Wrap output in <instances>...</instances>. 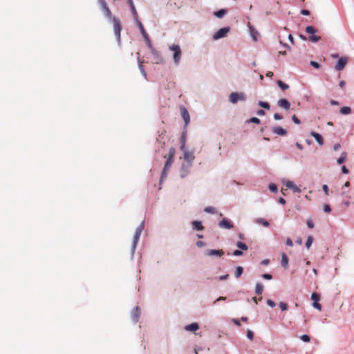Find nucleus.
Masks as SVG:
<instances>
[{"label":"nucleus","instance_id":"nucleus-1","mask_svg":"<svg viewBox=\"0 0 354 354\" xmlns=\"http://www.w3.org/2000/svg\"><path fill=\"white\" fill-rule=\"evenodd\" d=\"M176 153V149L170 147L169 151L165 148V139L163 136H159L155 144V160H158L159 157L166 158V161L161 172L160 184L161 185L167 176V171L170 169Z\"/></svg>","mask_w":354,"mask_h":354},{"label":"nucleus","instance_id":"nucleus-2","mask_svg":"<svg viewBox=\"0 0 354 354\" xmlns=\"http://www.w3.org/2000/svg\"><path fill=\"white\" fill-rule=\"evenodd\" d=\"M176 153V149L170 147L169 151L165 148V139L163 136H159L155 144V160H158L159 157L166 158V161L161 172L160 184L161 185L167 176V171L170 169Z\"/></svg>","mask_w":354,"mask_h":354},{"label":"nucleus","instance_id":"nucleus-3","mask_svg":"<svg viewBox=\"0 0 354 354\" xmlns=\"http://www.w3.org/2000/svg\"><path fill=\"white\" fill-rule=\"evenodd\" d=\"M144 228H145V221H143L137 227V228L136 229L135 233H134L132 245H131V253L132 258L134 256V253H135L136 247L138 245V241L140 238V235H141L142 232L143 231Z\"/></svg>","mask_w":354,"mask_h":354},{"label":"nucleus","instance_id":"nucleus-4","mask_svg":"<svg viewBox=\"0 0 354 354\" xmlns=\"http://www.w3.org/2000/svg\"><path fill=\"white\" fill-rule=\"evenodd\" d=\"M113 22L114 34L116 37L118 44L119 46L121 44V30H122V24L120 19L113 16V19L110 21Z\"/></svg>","mask_w":354,"mask_h":354},{"label":"nucleus","instance_id":"nucleus-5","mask_svg":"<svg viewBox=\"0 0 354 354\" xmlns=\"http://www.w3.org/2000/svg\"><path fill=\"white\" fill-rule=\"evenodd\" d=\"M169 50L174 52L173 59L176 65H178L181 59V49L180 46L177 44H173L169 47Z\"/></svg>","mask_w":354,"mask_h":354},{"label":"nucleus","instance_id":"nucleus-6","mask_svg":"<svg viewBox=\"0 0 354 354\" xmlns=\"http://www.w3.org/2000/svg\"><path fill=\"white\" fill-rule=\"evenodd\" d=\"M97 1L104 17L107 19L108 21H111L113 19V16H112L111 11L109 9L106 1L97 0Z\"/></svg>","mask_w":354,"mask_h":354},{"label":"nucleus","instance_id":"nucleus-7","mask_svg":"<svg viewBox=\"0 0 354 354\" xmlns=\"http://www.w3.org/2000/svg\"><path fill=\"white\" fill-rule=\"evenodd\" d=\"M246 95L243 92H233L229 96V100L232 104H236L239 100L245 101Z\"/></svg>","mask_w":354,"mask_h":354},{"label":"nucleus","instance_id":"nucleus-8","mask_svg":"<svg viewBox=\"0 0 354 354\" xmlns=\"http://www.w3.org/2000/svg\"><path fill=\"white\" fill-rule=\"evenodd\" d=\"M230 28L228 26L220 28L218 31L214 32L212 35V39L214 41L226 37L227 34L230 32Z\"/></svg>","mask_w":354,"mask_h":354},{"label":"nucleus","instance_id":"nucleus-9","mask_svg":"<svg viewBox=\"0 0 354 354\" xmlns=\"http://www.w3.org/2000/svg\"><path fill=\"white\" fill-rule=\"evenodd\" d=\"M192 166H193V165L187 163V162H183L182 163L181 167L179 170L180 177L181 179L185 178L186 176H187L189 175Z\"/></svg>","mask_w":354,"mask_h":354},{"label":"nucleus","instance_id":"nucleus-10","mask_svg":"<svg viewBox=\"0 0 354 354\" xmlns=\"http://www.w3.org/2000/svg\"><path fill=\"white\" fill-rule=\"evenodd\" d=\"M181 151L183 152V162L193 165L194 160L195 159L194 151H189L186 149Z\"/></svg>","mask_w":354,"mask_h":354},{"label":"nucleus","instance_id":"nucleus-11","mask_svg":"<svg viewBox=\"0 0 354 354\" xmlns=\"http://www.w3.org/2000/svg\"><path fill=\"white\" fill-rule=\"evenodd\" d=\"M224 254L223 250L207 249L204 251V255L209 257H221Z\"/></svg>","mask_w":354,"mask_h":354},{"label":"nucleus","instance_id":"nucleus-12","mask_svg":"<svg viewBox=\"0 0 354 354\" xmlns=\"http://www.w3.org/2000/svg\"><path fill=\"white\" fill-rule=\"evenodd\" d=\"M348 62V59L346 57H340L337 64H335V68L336 71H342Z\"/></svg>","mask_w":354,"mask_h":354},{"label":"nucleus","instance_id":"nucleus-13","mask_svg":"<svg viewBox=\"0 0 354 354\" xmlns=\"http://www.w3.org/2000/svg\"><path fill=\"white\" fill-rule=\"evenodd\" d=\"M132 322L136 324L138 322V319L140 317V310L138 306H136L133 308L131 313Z\"/></svg>","mask_w":354,"mask_h":354},{"label":"nucleus","instance_id":"nucleus-14","mask_svg":"<svg viewBox=\"0 0 354 354\" xmlns=\"http://www.w3.org/2000/svg\"><path fill=\"white\" fill-rule=\"evenodd\" d=\"M248 27L251 37L254 41H257L259 35L258 30L250 23L248 24Z\"/></svg>","mask_w":354,"mask_h":354},{"label":"nucleus","instance_id":"nucleus-15","mask_svg":"<svg viewBox=\"0 0 354 354\" xmlns=\"http://www.w3.org/2000/svg\"><path fill=\"white\" fill-rule=\"evenodd\" d=\"M283 184L287 188L292 189L295 193L301 192V189L298 186H297L292 181L287 180L286 182H283Z\"/></svg>","mask_w":354,"mask_h":354},{"label":"nucleus","instance_id":"nucleus-16","mask_svg":"<svg viewBox=\"0 0 354 354\" xmlns=\"http://www.w3.org/2000/svg\"><path fill=\"white\" fill-rule=\"evenodd\" d=\"M218 226L221 228L231 230L233 228V224L227 218H225L218 223Z\"/></svg>","mask_w":354,"mask_h":354},{"label":"nucleus","instance_id":"nucleus-17","mask_svg":"<svg viewBox=\"0 0 354 354\" xmlns=\"http://www.w3.org/2000/svg\"><path fill=\"white\" fill-rule=\"evenodd\" d=\"M180 112H181L182 118L183 119V120L185 122V126L187 127L190 122V117H189V112L185 107H182L180 109Z\"/></svg>","mask_w":354,"mask_h":354},{"label":"nucleus","instance_id":"nucleus-18","mask_svg":"<svg viewBox=\"0 0 354 354\" xmlns=\"http://www.w3.org/2000/svg\"><path fill=\"white\" fill-rule=\"evenodd\" d=\"M277 105L286 111L289 110L290 108V103L286 98L279 100L277 102Z\"/></svg>","mask_w":354,"mask_h":354},{"label":"nucleus","instance_id":"nucleus-19","mask_svg":"<svg viewBox=\"0 0 354 354\" xmlns=\"http://www.w3.org/2000/svg\"><path fill=\"white\" fill-rule=\"evenodd\" d=\"M151 53L153 58L156 59V64H164L165 63L164 58L162 57L160 53L156 49L152 50Z\"/></svg>","mask_w":354,"mask_h":354},{"label":"nucleus","instance_id":"nucleus-20","mask_svg":"<svg viewBox=\"0 0 354 354\" xmlns=\"http://www.w3.org/2000/svg\"><path fill=\"white\" fill-rule=\"evenodd\" d=\"M127 3L129 4V6L130 7L133 20L138 19V12L136 9V7L134 6L133 0H127Z\"/></svg>","mask_w":354,"mask_h":354},{"label":"nucleus","instance_id":"nucleus-21","mask_svg":"<svg viewBox=\"0 0 354 354\" xmlns=\"http://www.w3.org/2000/svg\"><path fill=\"white\" fill-rule=\"evenodd\" d=\"M134 21L136 22L137 26L138 27V28L140 29V31L143 37V38H146L147 37H149L148 34L147 33V32L145 31V29L142 25V24L141 23V21H140L139 18L138 19H136L134 20Z\"/></svg>","mask_w":354,"mask_h":354},{"label":"nucleus","instance_id":"nucleus-22","mask_svg":"<svg viewBox=\"0 0 354 354\" xmlns=\"http://www.w3.org/2000/svg\"><path fill=\"white\" fill-rule=\"evenodd\" d=\"M272 131L274 133L281 136H286L287 134V131L281 127H273Z\"/></svg>","mask_w":354,"mask_h":354},{"label":"nucleus","instance_id":"nucleus-23","mask_svg":"<svg viewBox=\"0 0 354 354\" xmlns=\"http://www.w3.org/2000/svg\"><path fill=\"white\" fill-rule=\"evenodd\" d=\"M310 134L312 137H313L315 139V140L317 142V143L319 145H323L324 139L321 134H319V133L315 132V131H311L310 133Z\"/></svg>","mask_w":354,"mask_h":354},{"label":"nucleus","instance_id":"nucleus-24","mask_svg":"<svg viewBox=\"0 0 354 354\" xmlns=\"http://www.w3.org/2000/svg\"><path fill=\"white\" fill-rule=\"evenodd\" d=\"M199 328V325L197 322H193L190 324L187 325L185 329L187 331L194 332Z\"/></svg>","mask_w":354,"mask_h":354},{"label":"nucleus","instance_id":"nucleus-25","mask_svg":"<svg viewBox=\"0 0 354 354\" xmlns=\"http://www.w3.org/2000/svg\"><path fill=\"white\" fill-rule=\"evenodd\" d=\"M186 145V131H184L181 133L180 140V149L184 150L185 149Z\"/></svg>","mask_w":354,"mask_h":354},{"label":"nucleus","instance_id":"nucleus-26","mask_svg":"<svg viewBox=\"0 0 354 354\" xmlns=\"http://www.w3.org/2000/svg\"><path fill=\"white\" fill-rule=\"evenodd\" d=\"M192 224V228L194 230L201 231L204 228L201 221H197V220L194 221Z\"/></svg>","mask_w":354,"mask_h":354},{"label":"nucleus","instance_id":"nucleus-27","mask_svg":"<svg viewBox=\"0 0 354 354\" xmlns=\"http://www.w3.org/2000/svg\"><path fill=\"white\" fill-rule=\"evenodd\" d=\"M288 257L285 253L281 254V265L283 268H287L288 266Z\"/></svg>","mask_w":354,"mask_h":354},{"label":"nucleus","instance_id":"nucleus-28","mask_svg":"<svg viewBox=\"0 0 354 354\" xmlns=\"http://www.w3.org/2000/svg\"><path fill=\"white\" fill-rule=\"evenodd\" d=\"M137 55H138L137 56V59H138V62L139 70H140V73H142V75H143V77L146 79L147 78V73H146V71H145V70L144 68V66L142 64V62L140 59L139 53H137Z\"/></svg>","mask_w":354,"mask_h":354},{"label":"nucleus","instance_id":"nucleus-29","mask_svg":"<svg viewBox=\"0 0 354 354\" xmlns=\"http://www.w3.org/2000/svg\"><path fill=\"white\" fill-rule=\"evenodd\" d=\"M227 13V10L225 8L220 9L214 12V15L217 18H223Z\"/></svg>","mask_w":354,"mask_h":354},{"label":"nucleus","instance_id":"nucleus-30","mask_svg":"<svg viewBox=\"0 0 354 354\" xmlns=\"http://www.w3.org/2000/svg\"><path fill=\"white\" fill-rule=\"evenodd\" d=\"M236 245L241 251L242 250L246 251V250H248V246L245 243H243V242H241V241H238L236 243Z\"/></svg>","mask_w":354,"mask_h":354},{"label":"nucleus","instance_id":"nucleus-31","mask_svg":"<svg viewBox=\"0 0 354 354\" xmlns=\"http://www.w3.org/2000/svg\"><path fill=\"white\" fill-rule=\"evenodd\" d=\"M277 84L282 91H286L289 88V85L281 80H277Z\"/></svg>","mask_w":354,"mask_h":354},{"label":"nucleus","instance_id":"nucleus-32","mask_svg":"<svg viewBox=\"0 0 354 354\" xmlns=\"http://www.w3.org/2000/svg\"><path fill=\"white\" fill-rule=\"evenodd\" d=\"M351 108L349 106H343L339 110V112L343 115H348L351 113Z\"/></svg>","mask_w":354,"mask_h":354},{"label":"nucleus","instance_id":"nucleus-33","mask_svg":"<svg viewBox=\"0 0 354 354\" xmlns=\"http://www.w3.org/2000/svg\"><path fill=\"white\" fill-rule=\"evenodd\" d=\"M263 290V285L259 282L257 283L256 286H255L256 294L261 295V294H262Z\"/></svg>","mask_w":354,"mask_h":354},{"label":"nucleus","instance_id":"nucleus-34","mask_svg":"<svg viewBox=\"0 0 354 354\" xmlns=\"http://www.w3.org/2000/svg\"><path fill=\"white\" fill-rule=\"evenodd\" d=\"M256 223L259 224H261L264 227H268L270 225V223L264 218H259L256 220Z\"/></svg>","mask_w":354,"mask_h":354},{"label":"nucleus","instance_id":"nucleus-35","mask_svg":"<svg viewBox=\"0 0 354 354\" xmlns=\"http://www.w3.org/2000/svg\"><path fill=\"white\" fill-rule=\"evenodd\" d=\"M346 156H347L346 152H345V151L343 152L341 154V156L337 160V164L341 165V164L344 163L346 161Z\"/></svg>","mask_w":354,"mask_h":354},{"label":"nucleus","instance_id":"nucleus-36","mask_svg":"<svg viewBox=\"0 0 354 354\" xmlns=\"http://www.w3.org/2000/svg\"><path fill=\"white\" fill-rule=\"evenodd\" d=\"M204 212L209 213V214H214L217 213V209L214 207L208 206V207H205Z\"/></svg>","mask_w":354,"mask_h":354},{"label":"nucleus","instance_id":"nucleus-37","mask_svg":"<svg viewBox=\"0 0 354 354\" xmlns=\"http://www.w3.org/2000/svg\"><path fill=\"white\" fill-rule=\"evenodd\" d=\"M243 272V268L241 266H237L236 268V270H235V273H234L235 277L239 278V277L241 276Z\"/></svg>","mask_w":354,"mask_h":354},{"label":"nucleus","instance_id":"nucleus-38","mask_svg":"<svg viewBox=\"0 0 354 354\" xmlns=\"http://www.w3.org/2000/svg\"><path fill=\"white\" fill-rule=\"evenodd\" d=\"M258 105L265 109H267V110H269L270 109V105L268 102H263V101H259L258 102Z\"/></svg>","mask_w":354,"mask_h":354},{"label":"nucleus","instance_id":"nucleus-39","mask_svg":"<svg viewBox=\"0 0 354 354\" xmlns=\"http://www.w3.org/2000/svg\"><path fill=\"white\" fill-rule=\"evenodd\" d=\"M268 189L272 193H277L278 192V187L275 183H270Z\"/></svg>","mask_w":354,"mask_h":354},{"label":"nucleus","instance_id":"nucleus-40","mask_svg":"<svg viewBox=\"0 0 354 354\" xmlns=\"http://www.w3.org/2000/svg\"><path fill=\"white\" fill-rule=\"evenodd\" d=\"M306 32L311 35H314L317 32V30L314 26H308L306 28Z\"/></svg>","mask_w":354,"mask_h":354},{"label":"nucleus","instance_id":"nucleus-41","mask_svg":"<svg viewBox=\"0 0 354 354\" xmlns=\"http://www.w3.org/2000/svg\"><path fill=\"white\" fill-rule=\"evenodd\" d=\"M308 39L310 41H312L313 43H316L320 40L321 37L319 36L315 35L314 34V35H310Z\"/></svg>","mask_w":354,"mask_h":354},{"label":"nucleus","instance_id":"nucleus-42","mask_svg":"<svg viewBox=\"0 0 354 354\" xmlns=\"http://www.w3.org/2000/svg\"><path fill=\"white\" fill-rule=\"evenodd\" d=\"M311 299L315 301H319L320 300V295L317 292H313L311 294Z\"/></svg>","mask_w":354,"mask_h":354},{"label":"nucleus","instance_id":"nucleus-43","mask_svg":"<svg viewBox=\"0 0 354 354\" xmlns=\"http://www.w3.org/2000/svg\"><path fill=\"white\" fill-rule=\"evenodd\" d=\"M313 242V237L312 236H309L306 242V247L307 249H309Z\"/></svg>","mask_w":354,"mask_h":354},{"label":"nucleus","instance_id":"nucleus-44","mask_svg":"<svg viewBox=\"0 0 354 354\" xmlns=\"http://www.w3.org/2000/svg\"><path fill=\"white\" fill-rule=\"evenodd\" d=\"M144 39L146 41L147 45L148 48L150 49L151 52L156 49V48H153V45H152V44L151 42V40H150L149 37H147L146 38H144Z\"/></svg>","mask_w":354,"mask_h":354},{"label":"nucleus","instance_id":"nucleus-45","mask_svg":"<svg viewBox=\"0 0 354 354\" xmlns=\"http://www.w3.org/2000/svg\"><path fill=\"white\" fill-rule=\"evenodd\" d=\"M261 122L260 119L257 117H252L248 120V123L259 124Z\"/></svg>","mask_w":354,"mask_h":354},{"label":"nucleus","instance_id":"nucleus-46","mask_svg":"<svg viewBox=\"0 0 354 354\" xmlns=\"http://www.w3.org/2000/svg\"><path fill=\"white\" fill-rule=\"evenodd\" d=\"M300 339L301 340H302L303 342H309L310 341V337L309 335H302L301 337H300Z\"/></svg>","mask_w":354,"mask_h":354},{"label":"nucleus","instance_id":"nucleus-47","mask_svg":"<svg viewBox=\"0 0 354 354\" xmlns=\"http://www.w3.org/2000/svg\"><path fill=\"white\" fill-rule=\"evenodd\" d=\"M310 64L315 68L319 69L321 67L320 64L315 61H310Z\"/></svg>","mask_w":354,"mask_h":354},{"label":"nucleus","instance_id":"nucleus-48","mask_svg":"<svg viewBox=\"0 0 354 354\" xmlns=\"http://www.w3.org/2000/svg\"><path fill=\"white\" fill-rule=\"evenodd\" d=\"M262 278L266 280H271L272 279V275L269 273H264L262 274Z\"/></svg>","mask_w":354,"mask_h":354},{"label":"nucleus","instance_id":"nucleus-49","mask_svg":"<svg viewBox=\"0 0 354 354\" xmlns=\"http://www.w3.org/2000/svg\"><path fill=\"white\" fill-rule=\"evenodd\" d=\"M247 337L250 339V340H252L253 338H254V333L251 330H247Z\"/></svg>","mask_w":354,"mask_h":354},{"label":"nucleus","instance_id":"nucleus-50","mask_svg":"<svg viewBox=\"0 0 354 354\" xmlns=\"http://www.w3.org/2000/svg\"><path fill=\"white\" fill-rule=\"evenodd\" d=\"M313 306L315 309H317L319 310H321L322 309V305L319 303V301H315L313 303Z\"/></svg>","mask_w":354,"mask_h":354},{"label":"nucleus","instance_id":"nucleus-51","mask_svg":"<svg viewBox=\"0 0 354 354\" xmlns=\"http://www.w3.org/2000/svg\"><path fill=\"white\" fill-rule=\"evenodd\" d=\"M324 211L326 213H330L331 212V207L328 204H325L324 205Z\"/></svg>","mask_w":354,"mask_h":354},{"label":"nucleus","instance_id":"nucleus-52","mask_svg":"<svg viewBox=\"0 0 354 354\" xmlns=\"http://www.w3.org/2000/svg\"><path fill=\"white\" fill-rule=\"evenodd\" d=\"M232 254L236 257H240V256L243 255V252L240 250H235L232 252Z\"/></svg>","mask_w":354,"mask_h":354},{"label":"nucleus","instance_id":"nucleus-53","mask_svg":"<svg viewBox=\"0 0 354 354\" xmlns=\"http://www.w3.org/2000/svg\"><path fill=\"white\" fill-rule=\"evenodd\" d=\"M266 303L271 308H274L276 306L275 302L272 299H268Z\"/></svg>","mask_w":354,"mask_h":354},{"label":"nucleus","instance_id":"nucleus-54","mask_svg":"<svg viewBox=\"0 0 354 354\" xmlns=\"http://www.w3.org/2000/svg\"><path fill=\"white\" fill-rule=\"evenodd\" d=\"M279 307H280V308L281 309L282 311H284V310H287L288 306L284 302H280L279 303Z\"/></svg>","mask_w":354,"mask_h":354},{"label":"nucleus","instance_id":"nucleus-55","mask_svg":"<svg viewBox=\"0 0 354 354\" xmlns=\"http://www.w3.org/2000/svg\"><path fill=\"white\" fill-rule=\"evenodd\" d=\"M292 120L297 124H299L301 123L300 120L295 115L292 116Z\"/></svg>","mask_w":354,"mask_h":354},{"label":"nucleus","instance_id":"nucleus-56","mask_svg":"<svg viewBox=\"0 0 354 354\" xmlns=\"http://www.w3.org/2000/svg\"><path fill=\"white\" fill-rule=\"evenodd\" d=\"M306 224L308 227L310 229H313L314 227V223L310 218L307 220Z\"/></svg>","mask_w":354,"mask_h":354},{"label":"nucleus","instance_id":"nucleus-57","mask_svg":"<svg viewBox=\"0 0 354 354\" xmlns=\"http://www.w3.org/2000/svg\"><path fill=\"white\" fill-rule=\"evenodd\" d=\"M322 189H323L324 192L326 194V195L328 196L329 194V188L327 185H324L322 186Z\"/></svg>","mask_w":354,"mask_h":354},{"label":"nucleus","instance_id":"nucleus-58","mask_svg":"<svg viewBox=\"0 0 354 354\" xmlns=\"http://www.w3.org/2000/svg\"><path fill=\"white\" fill-rule=\"evenodd\" d=\"M273 118L275 120H281L283 119V116L277 113L274 114Z\"/></svg>","mask_w":354,"mask_h":354},{"label":"nucleus","instance_id":"nucleus-59","mask_svg":"<svg viewBox=\"0 0 354 354\" xmlns=\"http://www.w3.org/2000/svg\"><path fill=\"white\" fill-rule=\"evenodd\" d=\"M196 245L197 247L198 248H202V247H204L206 245V243L205 242H203L202 241H198L196 243Z\"/></svg>","mask_w":354,"mask_h":354},{"label":"nucleus","instance_id":"nucleus-60","mask_svg":"<svg viewBox=\"0 0 354 354\" xmlns=\"http://www.w3.org/2000/svg\"><path fill=\"white\" fill-rule=\"evenodd\" d=\"M301 14L302 15H304V16H308V15H310V11H309L308 10H306V9H302V10H301Z\"/></svg>","mask_w":354,"mask_h":354},{"label":"nucleus","instance_id":"nucleus-61","mask_svg":"<svg viewBox=\"0 0 354 354\" xmlns=\"http://www.w3.org/2000/svg\"><path fill=\"white\" fill-rule=\"evenodd\" d=\"M286 243L288 246L292 247L293 245V242L290 238H288L286 241Z\"/></svg>","mask_w":354,"mask_h":354},{"label":"nucleus","instance_id":"nucleus-62","mask_svg":"<svg viewBox=\"0 0 354 354\" xmlns=\"http://www.w3.org/2000/svg\"><path fill=\"white\" fill-rule=\"evenodd\" d=\"M226 300V297H223V296H221L219 297H218L214 302H213V304H216V303L217 301H225Z\"/></svg>","mask_w":354,"mask_h":354},{"label":"nucleus","instance_id":"nucleus-63","mask_svg":"<svg viewBox=\"0 0 354 354\" xmlns=\"http://www.w3.org/2000/svg\"><path fill=\"white\" fill-rule=\"evenodd\" d=\"M257 114L259 116H263L266 114V112L263 109H259L257 111Z\"/></svg>","mask_w":354,"mask_h":354},{"label":"nucleus","instance_id":"nucleus-64","mask_svg":"<svg viewBox=\"0 0 354 354\" xmlns=\"http://www.w3.org/2000/svg\"><path fill=\"white\" fill-rule=\"evenodd\" d=\"M342 172L344 174H348L349 171L346 166H342Z\"/></svg>","mask_w":354,"mask_h":354}]
</instances>
